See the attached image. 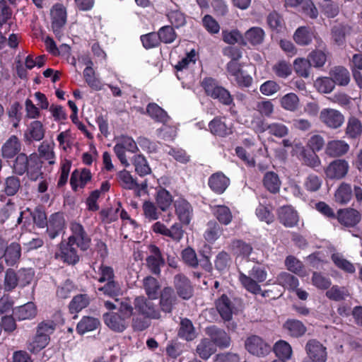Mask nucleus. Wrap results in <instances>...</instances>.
Returning a JSON list of instances; mask_svg holds the SVG:
<instances>
[{
    "instance_id": "nucleus-1",
    "label": "nucleus",
    "mask_w": 362,
    "mask_h": 362,
    "mask_svg": "<svg viewBox=\"0 0 362 362\" xmlns=\"http://www.w3.org/2000/svg\"><path fill=\"white\" fill-rule=\"evenodd\" d=\"M153 299L140 296L134 298V306L139 315H134L132 326L134 329L142 331L150 325V319H159L160 312L152 302Z\"/></svg>"
},
{
    "instance_id": "nucleus-2",
    "label": "nucleus",
    "mask_w": 362,
    "mask_h": 362,
    "mask_svg": "<svg viewBox=\"0 0 362 362\" xmlns=\"http://www.w3.org/2000/svg\"><path fill=\"white\" fill-rule=\"evenodd\" d=\"M250 275L253 276L256 281L241 272H239V281L247 291L253 294H258L261 292V287L258 283L263 282L267 279V273L263 268L255 266L250 271Z\"/></svg>"
},
{
    "instance_id": "nucleus-3",
    "label": "nucleus",
    "mask_w": 362,
    "mask_h": 362,
    "mask_svg": "<svg viewBox=\"0 0 362 362\" xmlns=\"http://www.w3.org/2000/svg\"><path fill=\"white\" fill-rule=\"evenodd\" d=\"M202 85L208 95L218 100L221 103L230 105L233 102L230 93L224 88L218 86L214 79L211 78H205L203 80Z\"/></svg>"
},
{
    "instance_id": "nucleus-4",
    "label": "nucleus",
    "mask_w": 362,
    "mask_h": 362,
    "mask_svg": "<svg viewBox=\"0 0 362 362\" xmlns=\"http://www.w3.org/2000/svg\"><path fill=\"white\" fill-rule=\"evenodd\" d=\"M137 151H139V148L135 141L127 136L119 137L116 145L114 146V151L117 157L124 167L130 165L125 152L136 153Z\"/></svg>"
},
{
    "instance_id": "nucleus-5",
    "label": "nucleus",
    "mask_w": 362,
    "mask_h": 362,
    "mask_svg": "<svg viewBox=\"0 0 362 362\" xmlns=\"http://www.w3.org/2000/svg\"><path fill=\"white\" fill-rule=\"evenodd\" d=\"M246 350L252 355L263 357L271 351V346L257 335L249 336L245 341Z\"/></svg>"
},
{
    "instance_id": "nucleus-6",
    "label": "nucleus",
    "mask_w": 362,
    "mask_h": 362,
    "mask_svg": "<svg viewBox=\"0 0 362 362\" xmlns=\"http://www.w3.org/2000/svg\"><path fill=\"white\" fill-rule=\"evenodd\" d=\"M320 120L327 127L337 129L344 122L343 114L333 108H324L320 112Z\"/></svg>"
},
{
    "instance_id": "nucleus-7",
    "label": "nucleus",
    "mask_w": 362,
    "mask_h": 362,
    "mask_svg": "<svg viewBox=\"0 0 362 362\" xmlns=\"http://www.w3.org/2000/svg\"><path fill=\"white\" fill-rule=\"evenodd\" d=\"M52 28L56 36L61 37L60 30L66 22V11L65 7L59 4L53 6L50 11Z\"/></svg>"
},
{
    "instance_id": "nucleus-8",
    "label": "nucleus",
    "mask_w": 362,
    "mask_h": 362,
    "mask_svg": "<svg viewBox=\"0 0 362 362\" xmlns=\"http://www.w3.org/2000/svg\"><path fill=\"white\" fill-rule=\"evenodd\" d=\"M71 230L72 235L69 238L71 243L76 244V245L86 250L89 247L90 238L87 235L83 226L78 223L73 222L71 223Z\"/></svg>"
},
{
    "instance_id": "nucleus-9",
    "label": "nucleus",
    "mask_w": 362,
    "mask_h": 362,
    "mask_svg": "<svg viewBox=\"0 0 362 362\" xmlns=\"http://www.w3.org/2000/svg\"><path fill=\"white\" fill-rule=\"evenodd\" d=\"M152 228L155 233L169 237L176 242H179L183 237V230L177 223L168 228L160 221H157L153 225Z\"/></svg>"
},
{
    "instance_id": "nucleus-10",
    "label": "nucleus",
    "mask_w": 362,
    "mask_h": 362,
    "mask_svg": "<svg viewBox=\"0 0 362 362\" xmlns=\"http://www.w3.org/2000/svg\"><path fill=\"white\" fill-rule=\"evenodd\" d=\"M306 352L311 362H325L326 348L316 340H310L306 344Z\"/></svg>"
},
{
    "instance_id": "nucleus-11",
    "label": "nucleus",
    "mask_w": 362,
    "mask_h": 362,
    "mask_svg": "<svg viewBox=\"0 0 362 362\" xmlns=\"http://www.w3.org/2000/svg\"><path fill=\"white\" fill-rule=\"evenodd\" d=\"M103 320L105 324L110 329L117 332H122L124 331L129 325V321L117 312H111L104 314Z\"/></svg>"
},
{
    "instance_id": "nucleus-12",
    "label": "nucleus",
    "mask_w": 362,
    "mask_h": 362,
    "mask_svg": "<svg viewBox=\"0 0 362 362\" xmlns=\"http://www.w3.org/2000/svg\"><path fill=\"white\" fill-rule=\"evenodd\" d=\"M349 165L347 161L342 159L335 160L327 166L325 174L330 179H341L347 174Z\"/></svg>"
},
{
    "instance_id": "nucleus-13",
    "label": "nucleus",
    "mask_w": 362,
    "mask_h": 362,
    "mask_svg": "<svg viewBox=\"0 0 362 362\" xmlns=\"http://www.w3.org/2000/svg\"><path fill=\"white\" fill-rule=\"evenodd\" d=\"M210 132L216 136L225 137L233 133L232 124L225 117H215L209 123Z\"/></svg>"
},
{
    "instance_id": "nucleus-14",
    "label": "nucleus",
    "mask_w": 362,
    "mask_h": 362,
    "mask_svg": "<svg viewBox=\"0 0 362 362\" xmlns=\"http://www.w3.org/2000/svg\"><path fill=\"white\" fill-rule=\"evenodd\" d=\"M74 245V243H71L69 241L68 243H62L59 251L56 254L57 257L68 264H76L78 261L79 257Z\"/></svg>"
},
{
    "instance_id": "nucleus-15",
    "label": "nucleus",
    "mask_w": 362,
    "mask_h": 362,
    "mask_svg": "<svg viewBox=\"0 0 362 362\" xmlns=\"http://www.w3.org/2000/svg\"><path fill=\"white\" fill-rule=\"evenodd\" d=\"M211 189L218 194H223L230 185V180L223 173L218 172L211 175L208 181Z\"/></svg>"
},
{
    "instance_id": "nucleus-16",
    "label": "nucleus",
    "mask_w": 362,
    "mask_h": 362,
    "mask_svg": "<svg viewBox=\"0 0 362 362\" xmlns=\"http://www.w3.org/2000/svg\"><path fill=\"white\" fill-rule=\"evenodd\" d=\"M117 305L114 304L110 301H105V306L107 309L113 310L118 308V313L124 318L129 321V318L134 315V309L129 299H122L119 300L116 299Z\"/></svg>"
},
{
    "instance_id": "nucleus-17",
    "label": "nucleus",
    "mask_w": 362,
    "mask_h": 362,
    "mask_svg": "<svg viewBox=\"0 0 362 362\" xmlns=\"http://www.w3.org/2000/svg\"><path fill=\"white\" fill-rule=\"evenodd\" d=\"M47 232L51 239L55 238L64 229L65 221L60 213H56L50 216L47 223Z\"/></svg>"
},
{
    "instance_id": "nucleus-18",
    "label": "nucleus",
    "mask_w": 362,
    "mask_h": 362,
    "mask_svg": "<svg viewBox=\"0 0 362 362\" xmlns=\"http://www.w3.org/2000/svg\"><path fill=\"white\" fill-rule=\"evenodd\" d=\"M174 206L179 220L183 224H189L192 215V209L189 203L185 199L180 198L175 201Z\"/></svg>"
},
{
    "instance_id": "nucleus-19",
    "label": "nucleus",
    "mask_w": 362,
    "mask_h": 362,
    "mask_svg": "<svg viewBox=\"0 0 362 362\" xmlns=\"http://www.w3.org/2000/svg\"><path fill=\"white\" fill-rule=\"evenodd\" d=\"M150 255L146 259V264L149 269L155 274L160 272V267L164 264V259L158 247L155 245L149 247Z\"/></svg>"
},
{
    "instance_id": "nucleus-20",
    "label": "nucleus",
    "mask_w": 362,
    "mask_h": 362,
    "mask_svg": "<svg viewBox=\"0 0 362 362\" xmlns=\"http://www.w3.org/2000/svg\"><path fill=\"white\" fill-rule=\"evenodd\" d=\"M177 303L174 290L172 288H165L160 294V306L165 313H171Z\"/></svg>"
},
{
    "instance_id": "nucleus-21",
    "label": "nucleus",
    "mask_w": 362,
    "mask_h": 362,
    "mask_svg": "<svg viewBox=\"0 0 362 362\" xmlns=\"http://www.w3.org/2000/svg\"><path fill=\"white\" fill-rule=\"evenodd\" d=\"M265 37V33L259 27H252L248 29L243 35L242 44L246 45L247 43L253 46L261 45Z\"/></svg>"
},
{
    "instance_id": "nucleus-22",
    "label": "nucleus",
    "mask_w": 362,
    "mask_h": 362,
    "mask_svg": "<svg viewBox=\"0 0 362 362\" xmlns=\"http://www.w3.org/2000/svg\"><path fill=\"white\" fill-rule=\"evenodd\" d=\"M337 218L346 226H354L360 221L361 215L356 209H346L338 211Z\"/></svg>"
},
{
    "instance_id": "nucleus-23",
    "label": "nucleus",
    "mask_w": 362,
    "mask_h": 362,
    "mask_svg": "<svg viewBox=\"0 0 362 362\" xmlns=\"http://www.w3.org/2000/svg\"><path fill=\"white\" fill-rule=\"evenodd\" d=\"M45 128L42 123L38 120L32 122L25 132L24 136L28 141H40L45 136Z\"/></svg>"
},
{
    "instance_id": "nucleus-24",
    "label": "nucleus",
    "mask_w": 362,
    "mask_h": 362,
    "mask_svg": "<svg viewBox=\"0 0 362 362\" xmlns=\"http://www.w3.org/2000/svg\"><path fill=\"white\" fill-rule=\"evenodd\" d=\"M280 221L287 227H293L298 222V213L291 206H282L279 209Z\"/></svg>"
},
{
    "instance_id": "nucleus-25",
    "label": "nucleus",
    "mask_w": 362,
    "mask_h": 362,
    "mask_svg": "<svg viewBox=\"0 0 362 362\" xmlns=\"http://www.w3.org/2000/svg\"><path fill=\"white\" fill-rule=\"evenodd\" d=\"M216 307L223 320L226 321L231 320L234 307L230 299L226 295H222L221 298L217 300Z\"/></svg>"
},
{
    "instance_id": "nucleus-26",
    "label": "nucleus",
    "mask_w": 362,
    "mask_h": 362,
    "mask_svg": "<svg viewBox=\"0 0 362 362\" xmlns=\"http://www.w3.org/2000/svg\"><path fill=\"white\" fill-rule=\"evenodd\" d=\"M37 313L36 305L33 302L27 303L13 310V314L18 320H32Z\"/></svg>"
},
{
    "instance_id": "nucleus-27",
    "label": "nucleus",
    "mask_w": 362,
    "mask_h": 362,
    "mask_svg": "<svg viewBox=\"0 0 362 362\" xmlns=\"http://www.w3.org/2000/svg\"><path fill=\"white\" fill-rule=\"evenodd\" d=\"M91 179V173L88 169L74 170L71 177L70 184L74 190L83 188Z\"/></svg>"
},
{
    "instance_id": "nucleus-28",
    "label": "nucleus",
    "mask_w": 362,
    "mask_h": 362,
    "mask_svg": "<svg viewBox=\"0 0 362 362\" xmlns=\"http://www.w3.org/2000/svg\"><path fill=\"white\" fill-rule=\"evenodd\" d=\"M315 35L313 30L305 26L298 28L293 33V39L300 46L309 45Z\"/></svg>"
},
{
    "instance_id": "nucleus-29",
    "label": "nucleus",
    "mask_w": 362,
    "mask_h": 362,
    "mask_svg": "<svg viewBox=\"0 0 362 362\" xmlns=\"http://www.w3.org/2000/svg\"><path fill=\"white\" fill-rule=\"evenodd\" d=\"M175 286L177 294L182 298L187 300L192 296V288L189 280L182 275L175 276Z\"/></svg>"
},
{
    "instance_id": "nucleus-30",
    "label": "nucleus",
    "mask_w": 362,
    "mask_h": 362,
    "mask_svg": "<svg viewBox=\"0 0 362 362\" xmlns=\"http://www.w3.org/2000/svg\"><path fill=\"white\" fill-rule=\"evenodd\" d=\"M87 60V63H86V67L83 71L84 79L91 88L95 90H100L103 88V84L100 80L95 76V71L92 68V61L90 59Z\"/></svg>"
},
{
    "instance_id": "nucleus-31",
    "label": "nucleus",
    "mask_w": 362,
    "mask_h": 362,
    "mask_svg": "<svg viewBox=\"0 0 362 362\" xmlns=\"http://www.w3.org/2000/svg\"><path fill=\"white\" fill-rule=\"evenodd\" d=\"M256 128L257 131L259 132H264L268 130L270 134L279 138L284 137L288 134V127L281 123L274 122L267 125L264 124L263 122H261V124Z\"/></svg>"
},
{
    "instance_id": "nucleus-32",
    "label": "nucleus",
    "mask_w": 362,
    "mask_h": 362,
    "mask_svg": "<svg viewBox=\"0 0 362 362\" xmlns=\"http://www.w3.org/2000/svg\"><path fill=\"white\" fill-rule=\"evenodd\" d=\"M155 200L158 208L162 211H168L173 202V196L164 188L157 189Z\"/></svg>"
},
{
    "instance_id": "nucleus-33",
    "label": "nucleus",
    "mask_w": 362,
    "mask_h": 362,
    "mask_svg": "<svg viewBox=\"0 0 362 362\" xmlns=\"http://www.w3.org/2000/svg\"><path fill=\"white\" fill-rule=\"evenodd\" d=\"M349 145L342 140H333L327 144V153L332 156H341L348 152Z\"/></svg>"
},
{
    "instance_id": "nucleus-34",
    "label": "nucleus",
    "mask_w": 362,
    "mask_h": 362,
    "mask_svg": "<svg viewBox=\"0 0 362 362\" xmlns=\"http://www.w3.org/2000/svg\"><path fill=\"white\" fill-rule=\"evenodd\" d=\"M330 76L334 85L346 86L350 81L349 72L343 66L334 67L330 71Z\"/></svg>"
},
{
    "instance_id": "nucleus-35",
    "label": "nucleus",
    "mask_w": 362,
    "mask_h": 362,
    "mask_svg": "<svg viewBox=\"0 0 362 362\" xmlns=\"http://www.w3.org/2000/svg\"><path fill=\"white\" fill-rule=\"evenodd\" d=\"M285 265L287 269L300 277L307 276L308 272L303 264L293 256H288L285 260Z\"/></svg>"
},
{
    "instance_id": "nucleus-36",
    "label": "nucleus",
    "mask_w": 362,
    "mask_h": 362,
    "mask_svg": "<svg viewBox=\"0 0 362 362\" xmlns=\"http://www.w3.org/2000/svg\"><path fill=\"white\" fill-rule=\"evenodd\" d=\"M147 114L155 121L165 124L170 117L167 112L156 103H150L146 107Z\"/></svg>"
},
{
    "instance_id": "nucleus-37",
    "label": "nucleus",
    "mask_w": 362,
    "mask_h": 362,
    "mask_svg": "<svg viewBox=\"0 0 362 362\" xmlns=\"http://www.w3.org/2000/svg\"><path fill=\"white\" fill-rule=\"evenodd\" d=\"M263 184L270 192L276 193L279 191L281 182L276 173L269 171L264 176Z\"/></svg>"
},
{
    "instance_id": "nucleus-38",
    "label": "nucleus",
    "mask_w": 362,
    "mask_h": 362,
    "mask_svg": "<svg viewBox=\"0 0 362 362\" xmlns=\"http://www.w3.org/2000/svg\"><path fill=\"white\" fill-rule=\"evenodd\" d=\"M100 325L97 318L92 317H83L78 323L76 330L80 334L96 329Z\"/></svg>"
},
{
    "instance_id": "nucleus-39",
    "label": "nucleus",
    "mask_w": 362,
    "mask_h": 362,
    "mask_svg": "<svg viewBox=\"0 0 362 362\" xmlns=\"http://www.w3.org/2000/svg\"><path fill=\"white\" fill-rule=\"evenodd\" d=\"M345 133L351 139H356L360 136L362 133V124L361 121L355 117H350L347 120Z\"/></svg>"
},
{
    "instance_id": "nucleus-40",
    "label": "nucleus",
    "mask_w": 362,
    "mask_h": 362,
    "mask_svg": "<svg viewBox=\"0 0 362 362\" xmlns=\"http://www.w3.org/2000/svg\"><path fill=\"white\" fill-rule=\"evenodd\" d=\"M276 283L288 290H294L299 286L298 279L293 275L281 272L276 276Z\"/></svg>"
},
{
    "instance_id": "nucleus-41",
    "label": "nucleus",
    "mask_w": 362,
    "mask_h": 362,
    "mask_svg": "<svg viewBox=\"0 0 362 362\" xmlns=\"http://www.w3.org/2000/svg\"><path fill=\"white\" fill-rule=\"evenodd\" d=\"M143 287L148 298L157 299L160 285L155 278L152 276H147L144 279Z\"/></svg>"
},
{
    "instance_id": "nucleus-42",
    "label": "nucleus",
    "mask_w": 362,
    "mask_h": 362,
    "mask_svg": "<svg viewBox=\"0 0 362 362\" xmlns=\"http://www.w3.org/2000/svg\"><path fill=\"white\" fill-rule=\"evenodd\" d=\"M196 351L199 357L206 360L215 353L216 346L212 341L204 339L197 345Z\"/></svg>"
},
{
    "instance_id": "nucleus-43",
    "label": "nucleus",
    "mask_w": 362,
    "mask_h": 362,
    "mask_svg": "<svg viewBox=\"0 0 362 362\" xmlns=\"http://www.w3.org/2000/svg\"><path fill=\"white\" fill-rule=\"evenodd\" d=\"M212 212L218 221L223 225H228L232 221V213L226 206H214L212 207Z\"/></svg>"
},
{
    "instance_id": "nucleus-44",
    "label": "nucleus",
    "mask_w": 362,
    "mask_h": 362,
    "mask_svg": "<svg viewBox=\"0 0 362 362\" xmlns=\"http://www.w3.org/2000/svg\"><path fill=\"white\" fill-rule=\"evenodd\" d=\"M5 261L8 265L15 264L21 257V246L19 244L13 243L4 251Z\"/></svg>"
},
{
    "instance_id": "nucleus-45",
    "label": "nucleus",
    "mask_w": 362,
    "mask_h": 362,
    "mask_svg": "<svg viewBox=\"0 0 362 362\" xmlns=\"http://www.w3.org/2000/svg\"><path fill=\"white\" fill-rule=\"evenodd\" d=\"M21 150V145L18 138L12 136L3 146L2 155L6 158L14 156Z\"/></svg>"
},
{
    "instance_id": "nucleus-46",
    "label": "nucleus",
    "mask_w": 362,
    "mask_h": 362,
    "mask_svg": "<svg viewBox=\"0 0 362 362\" xmlns=\"http://www.w3.org/2000/svg\"><path fill=\"white\" fill-rule=\"evenodd\" d=\"M281 107L290 112L296 111L299 106V98L293 93L284 95L279 100Z\"/></svg>"
},
{
    "instance_id": "nucleus-47",
    "label": "nucleus",
    "mask_w": 362,
    "mask_h": 362,
    "mask_svg": "<svg viewBox=\"0 0 362 362\" xmlns=\"http://www.w3.org/2000/svg\"><path fill=\"white\" fill-rule=\"evenodd\" d=\"M351 185L346 183L341 184L334 194L335 201L341 204H347L351 200Z\"/></svg>"
},
{
    "instance_id": "nucleus-48",
    "label": "nucleus",
    "mask_w": 362,
    "mask_h": 362,
    "mask_svg": "<svg viewBox=\"0 0 362 362\" xmlns=\"http://www.w3.org/2000/svg\"><path fill=\"white\" fill-rule=\"evenodd\" d=\"M295 72L300 76L308 78L310 74V62L309 59L303 57L296 58L293 63Z\"/></svg>"
},
{
    "instance_id": "nucleus-49",
    "label": "nucleus",
    "mask_w": 362,
    "mask_h": 362,
    "mask_svg": "<svg viewBox=\"0 0 362 362\" xmlns=\"http://www.w3.org/2000/svg\"><path fill=\"white\" fill-rule=\"evenodd\" d=\"M49 342V337L36 332V334L29 343L28 349L32 352L37 353L46 347Z\"/></svg>"
},
{
    "instance_id": "nucleus-50",
    "label": "nucleus",
    "mask_w": 362,
    "mask_h": 362,
    "mask_svg": "<svg viewBox=\"0 0 362 362\" xmlns=\"http://www.w3.org/2000/svg\"><path fill=\"white\" fill-rule=\"evenodd\" d=\"M41 163L36 155H30V160L27 170V174L32 180H37L42 175Z\"/></svg>"
},
{
    "instance_id": "nucleus-51",
    "label": "nucleus",
    "mask_w": 362,
    "mask_h": 362,
    "mask_svg": "<svg viewBox=\"0 0 362 362\" xmlns=\"http://www.w3.org/2000/svg\"><path fill=\"white\" fill-rule=\"evenodd\" d=\"M135 171L140 175L144 176L151 173V170L146 158L142 155H136L133 158Z\"/></svg>"
},
{
    "instance_id": "nucleus-52",
    "label": "nucleus",
    "mask_w": 362,
    "mask_h": 362,
    "mask_svg": "<svg viewBox=\"0 0 362 362\" xmlns=\"http://www.w3.org/2000/svg\"><path fill=\"white\" fill-rule=\"evenodd\" d=\"M30 160V156L28 157L24 153L19 154L13 164V172L19 175H23L28 170Z\"/></svg>"
},
{
    "instance_id": "nucleus-53",
    "label": "nucleus",
    "mask_w": 362,
    "mask_h": 362,
    "mask_svg": "<svg viewBox=\"0 0 362 362\" xmlns=\"http://www.w3.org/2000/svg\"><path fill=\"white\" fill-rule=\"evenodd\" d=\"M332 260L340 269L349 273H354L356 269L352 263L346 259L341 254L334 253L332 255Z\"/></svg>"
},
{
    "instance_id": "nucleus-54",
    "label": "nucleus",
    "mask_w": 362,
    "mask_h": 362,
    "mask_svg": "<svg viewBox=\"0 0 362 362\" xmlns=\"http://www.w3.org/2000/svg\"><path fill=\"white\" fill-rule=\"evenodd\" d=\"M179 335L186 340H192L195 338L194 328L192 322L188 319H182L181 320Z\"/></svg>"
},
{
    "instance_id": "nucleus-55",
    "label": "nucleus",
    "mask_w": 362,
    "mask_h": 362,
    "mask_svg": "<svg viewBox=\"0 0 362 362\" xmlns=\"http://www.w3.org/2000/svg\"><path fill=\"white\" fill-rule=\"evenodd\" d=\"M296 148L300 150V156L304 163L312 168H315L320 165V159L315 152H310L307 153L304 151L303 146L300 144L296 145Z\"/></svg>"
},
{
    "instance_id": "nucleus-56",
    "label": "nucleus",
    "mask_w": 362,
    "mask_h": 362,
    "mask_svg": "<svg viewBox=\"0 0 362 362\" xmlns=\"http://www.w3.org/2000/svg\"><path fill=\"white\" fill-rule=\"evenodd\" d=\"M89 304V298L85 294L76 296L69 303L71 313H78Z\"/></svg>"
},
{
    "instance_id": "nucleus-57",
    "label": "nucleus",
    "mask_w": 362,
    "mask_h": 362,
    "mask_svg": "<svg viewBox=\"0 0 362 362\" xmlns=\"http://www.w3.org/2000/svg\"><path fill=\"white\" fill-rule=\"evenodd\" d=\"M95 273L94 278L101 283L111 281L115 277L113 269L103 264H101Z\"/></svg>"
},
{
    "instance_id": "nucleus-58",
    "label": "nucleus",
    "mask_w": 362,
    "mask_h": 362,
    "mask_svg": "<svg viewBox=\"0 0 362 362\" xmlns=\"http://www.w3.org/2000/svg\"><path fill=\"white\" fill-rule=\"evenodd\" d=\"M284 327L288 331L290 335L296 337L302 336L306 330L301 322L295 320H288L284 324Z\"/></svg>"
},
{
    "instance_id": "nucleus-59",
    "label": "nucleus",
    "mask_w": 362,
    "mask_h": 362,
    "mask_svg": "<svg viewBox=\"0 0 362 362\" xmlns=\"http://www.w3.org/2000/svg\"><path fill=\"white\" fill-rule=\"evenodd\" d=\"M117 178L119 185L124 189H132L136 186L135 180L126 170L119 171L117 174Z\"/></svg>"
},
{
    "instance_id": "nucleus-60",
    "label": "nucleus",
    "mask_w": 362,
    "mask_h": 362,
    "mask_svg": "<svg viewBox=\"0 0 362 362\" xmlns=\"http://www.w3.org/2000/svg\"><path fill=\"white\" fill-rule=\"evenodd\" d=\"M274 351L276 355L284 361L290 358L292 354V349L289 344L281 340L275 344Z\"/></svg>"
},
{
    "instance_id": "nucleus-61",
    "label": "nucleus",
    "mask_w": 362,
    "mask_h": 362,
    "mask_svg": "<svg viewBox=\"0 0 362 362\" xmlns=\"http://www.w3.org/2000/svg\"><path fill=\"white\" fill-rule=\"evenodd\" d=\"M272 71L276 76L282 78L288 77L292 72L290 64L284 60L279 61L274 64Z\"/></svg>"
},
{
    "instance_id": "nucleus-62",
    "label": "nucleus",
    "mask_w": 362,
    "mask_h": 362,
    "mask_svg": "<svg viewBox=\"0 0 362 362\" xmlns=\"http://www.w3.org/2000/svg\"><path fill=\"white\" fill-rule=\"evenodd\" d=\"M222 229L220 226L216 222H209L208 223L207 229L204 233V238L209 243L215 242L221 235Z\"/></svg>"
},
{
    "instance_id": "nucleus-63",
    "label": "nucleus",
    "mask_w": 362,
    "mask_h": 362,
    "mask_svg": "<svg viewBox=\"0 0 362 362\" xmlns=\"http://www.w3.org/2000/svg\"><path fill=\"white\" fill-rule=\"evenodd\" d=\"M308 59L311 66L322 67L327 61V54L325 51L316 49L312 51L308 55Z\"/></svg>"
},
{
    "instance_id": "nucleus-64",
    "label": "nucleus",
    "mask_w": 362,
    "mask_h": 362,
    "mask_svg": "<svg viewBox=\"0 0 362 362\" xmlns=\"http://www.w3.org/2000/svg\"><path fill=\"white\" fill-rule=\"evenodd\" d=\"M233 253L238 257H248L252 248V247L240 240H234L231 245Z\"/></svg>"
}]
</instances>
